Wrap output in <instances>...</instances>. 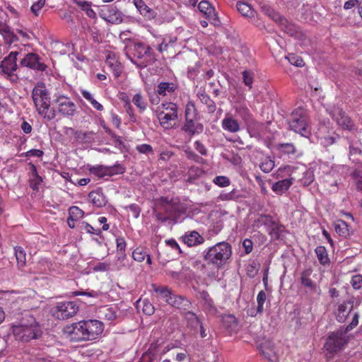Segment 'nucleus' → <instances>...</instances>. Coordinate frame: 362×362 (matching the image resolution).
Listing matches in <instances>:
<instances>
[{
    "label": "nucleus",
    "instance_id": "1",
    "mask_svg": "<svg viewBox=\"0 0 362 362\" xmlns=\"http://www.w3.org/2000/svg\"><path fill=\"white\" fill-rule=\"evenodd\" d=\"M11 330L16 341L28 343L41 337L42 330L39 322L29 313H25L11 325Z\"/></svg>",
    "mask_w": 362,
    "mask_h": 362
},
{
    "label": "nucleus",
    "instance_id": "2",
    "mask_svg": "<svg viewBox=\"0 0 362 362\" xmlns=\"http://www.w3.org/2000/svg\"><path fill=\"white\" fill-rule=\"evenodd\" d=\"M104 329V325L98 320H81L64 327V332L71 341L94 340L99 337Z\"/></svg>",
    "mask_w": 362,
    "mask_h": 362
},
{
    "label": "nucleus",
    "instance_id": "3",
    "mask_svg": "<svg viewBox=\"0 0 362 362\" xmlns=\"http://www.w3.org/2000/svg\"><path fill=\"white\" fill-rule=\"evenodd\" d=\"M156 218L163 223L168 220L175 221L186 212L185 204L177 197H160L156 201Z\"/></svg>",
    "mask_w": 362,
    "mask_h": 362
},
{
    "label": "nucleus",
    "instance_id": "4",
    "mask_svg": "<svg viewBox=\"0 0 362 362\" xmlns=\"http://www.w3.org/2000/svg\"><path fill=\"white\" fill-rule=\"evenodd\" d=\"M32 98L36 110L40 116L48 121L54 119L55 111L50 109L49 93L44 83H38L33 88Z\"/></svg>",
    "mask_w": 362,
    "mask_h": 362
},
{
    "label": "nucleus",
    "instance_id": "5",
    "mask_svg": "<svg viewBox=\"0 0 362 362\" xmlns=\"http://www.w3.org/2000/svg\"><path fill=\"white\" fill-rule=\"evenodd\" d=\"M349 340V337L342 328L329 332L323 344L326 360L332 359L338 353L343 351Z\"/></svg>",
    "mask_w": 362,
    "mask_h": 362
},
{
    "label": "nucleus",
    "instance_id": "6",
    "mask_svg": "<svg viewBox=\"0 0 362 362\" xmlns=\"http://www.w3.org/2000/svg\"><path fill=\"white\" fill-rule=\"evenodd\" d=\"M232 255V247L226 242H220L209 247L204 255V259L208 264H212L217 269L223 267Z\"/></svg>",
    "mask_w": 362,
    "mask_h": 362
},
{
    "label": "nucleus",
    "instance_id": "7",
    "mask_svg": "<svg viewBox=\"0 0 362 362\" xmlns=\"http://www.w3.org/2000/svg\"><path fill=\"white\" fill-rule=\"evenodd\" d=\"M129 50H131V54L127 51V57L139 68H144L147 66V62L143 60L145 57L151 58L153 56L151 47L142 42L135 43Z\"/></svg>",
    "mask_w": 362,
    "mask_h": 362
},
{
    "label": "nucleus",
    "instance_id": "8",
    "mask_svg": "<svg viewBox=\"0 0 362 362\" xmlns=\"http://www.w3.org/2000/svg\"><path fill=\"white\" fill-rule=\"evenodd\" d=\"M291 129L303 136L310 134L309 118L306 111L302 108L296 109L291 115L289 122Z\"/></svg>",
    "mask_w": 362,
    "mask_h": 362
},
{
    "label": "nucleus",
    "instance_id": "9",
    "mask_svg": "<svg viewBox=\"0 0 362 362\" xmlns=\"http://www.w3.org/2000/svg\"><path fill=\"white\" fill-rule=\"evenodd\" d=\"M54 103L58 113L64 117H72L77 112V106L71 98L57 93L54 95Z\"/></svg>",
    "mask_w": 362,
    "mask_h": 362
},
{
    "label": "nucleus",
    "instance_id": "10",
    "mask_svg": "<svg viewBox=\"0 0 362 362\" xmlns=\"http://www.w3.org/2000/svg\"><path fill=\"white\" fill-rule=\"evenodd\" d=\"M18 52H11L1 62L0 69L5 75V78L11 83H18L19 77L15 71L18 69L17 56Z\"/></svg>",
    "mask_w": 362,
    "mask_h": 362
},
{
    "label": "nucleus",
    "instance_id": "11",
    "mask_svg": "<svg viewBox=\"0 0 362 362\" xmlns=\"http://www.w3.org/2000/svg\"><path fill=\"white\" fill-rule=\"evenodd\" d=\"M160 109L170 110L169 112L159 111L157 118L161 127L166 129H170L175 125L177 119V106L173 103H165L161 105Z\"/></svg>",
    "mask_w": 362,
    "mask_h": 362
},
{
    "label": "nucleus",
    "instance_id": "12",
    "mask_svg": "<svg viewBox=\"0 0 362 362\" xmlns=\"http://www.w3.org/2000/svg\"><path fill=\"white\" fill-rule=\"evenodd\" d=\"M20 63L22 66L27 67L37 72H44L47 74L49 71L48 66L42 62L40 55L35 52L26 54L24 57L21 59Z\"/></svg>",
    "mask_w": 362,
    "mask_h": 362
},
{
    "label": "nucleus",
    "instance_id": "13",
    "mask_svg": "<svg viewBox=\"0 0 362 362\" xmlns=\"http://www.w3.org/2000/svg\"><path fill=\"white\" fill-rule=\"evenodd\" d=\"M78 310L77 305L73 301L60 302L53 308L52 315L59 320H66L75 315Z\"/></svg>",
    "mask_w": 362,
    "mask_h": 362
},
{
    "label": "nucleus",
    "instance_id": "14",
    "mask_svg": "<svg viewBox=\"0 0 362 362\" xmlns=\"http://www.w3.org/2000/svg\"><path fill=\"white\" fill-rule=\"evenodd\" d=\"M331 115L332 118L342 129L349 131L354 129V123L341 107L339 106L334 107L332 110Z\"/></svg>",
    "mask_w": 362,
    "mask_h": 362
},
{
    "label": "nucleus",
    "instance_id": "15",
    "mask_svg": "<svg viewBox=\"0 0 362 362\" xmlns=\"http://www.w3.org/2000/svg\"><path fill=\"white\" fill-rule=\"evenodd\" d=\"M100 16L112 24H119L123 21L122 13L114 5L107 6L103 8Z\"/></svg>",
    "mask_w": 362,
    "mask_h": 362
},
{
    "label": "nucleus",
    "instance_id": "16",
    "mask_svg": "<svg viewBox=\"0 0 362 362\" xmlns=\"http://www.w3.org/2000/svg\"><path fill=\"white\" fill-rule=\"evenodd\" d=\"M198 8L200 12L203 13L206 16L207 20L214 25H216L220 22L215 8L208 1H201L199 3Z\"/></svg>",
    "mask_w": 362,
    "mask_h": 362
},
{
    "label": "nucleus",
    "instance_id": "17",
    "mask_svg": "<svg viewBox=\"0 0 362 362\" xmlns=\"http://www.w3.org/2000/svg\"><path fill=\"white\" fill-rule=\"evenodd\" d=\"M134 5L137 11L146 21H153L157 18V13L146 5L144 0H133Z\"/></svg>",
    "mask_w": 362,
    "mask_h": 362
},
{
    "label": "nucleus",
    "instance_id": "18",
    "mask_svg": "<svg viewBox=\"0 0 362 362\" xmlns=\"http://www.w3.org/2000/svg\"><path fill=\"white\" fill-rule=\"evenodd\" d=\"M197 118L185 119L182 130L189 136L201 134L204 130V126L196 121Z\"/></svg>",
    "mask_w": 362,
    "mask_h": 362
},
{
    "label": "nucleus",
    "instance_id": "19",
    "mask_svg": "<svg viewBox=\"0 0 362 362\" xmlns=\"http://www.w3.org/2000/svg\"><path fill=\"white\" fill-rule=\"evenodd\" d=\"M30 174H29V186L35 192H38L40 186L42 183V177L39 175L36 166L32 163H29Z\"/></svg>",
    "mask_w": 362,
    "mask_h": 362
},
{
    "label": "nucleus",
    "instance_id": "20",
    "mask_svg": "<svg viewBox=\"0 0 362 362\" xmlns=\"http://www.w3.org/2000/svg\"><path fill=\"white\" fill-rule=\"evenodd\" d=\"M168 304L180 310H182L185 312L188 311L192 306V303L189 300L184 296L175 294L173 295L170 300L168 299Z\"/></svg>",
    "mask_w": 362,
    "mask_h": 362
},
{
    "label": "nucleus",
    "instance_id": "21",
    "mask_svg": "<svg viewBox=\"0 0 362 362\" xmlns=\"http://www.w3.org/2000/svg\"><path fill=\"white\" fill-rule=\"evenodd\" d=\"M183 316L187 328L194 334L198 333L199 325L202 323L199 317L194 313L189 310L185 312Z\"/></svg>",
    "mask_w": 362,
    "mask_h": 362
},
{
    "label": "nucleus",
    "instance_id": "22",
    "mask_svg": "<svg viewBox=\"0 0 362 362\" xmlns=\"http://www.w3.org/2000/svg\"><path fill=\"white\" fill-rule=\"evenodd\" d=\"M221 127L225 131L230 133H237L240 130V126L238 120L228 113L222 119Z\"/></svg>",
    "mask_w": 362,
    "mask_h": 362
},
{
    "label": "nucleus",
    "instance_id": "23",
    "mask_svg": "<svg viewBox=\"0 0 362 362\" xmlns=\"http://www.w3.org/2000/svg\"><path fill=\"white\" fill-rule=\"evenodd\" d=\"M106 63L111 69L115 78H118L123 70L122 64L116 59L112 52H110L106 57Z\"/></svg>",
    "mask_w": 362,
    "mask_h": 362
},
{
    "label": "nucleus",
    "instance_id": "24",
    "mask_svg": "<svg viewBox=\"0 0 362 362\" xmlns=\"http://www.w3.org/2000/svg\"><path fill=\"white\" fill-rule=\"evenodd\" d=\"M116 245H117V252L118 256V261H120L122 263V266H119L118 268L121 269L122 267H128L124 262L127 261V257L125 255V248H126V241L124 238L118 237L116 239Z\"/></svg>",
    "mask_w": 362,
    "mask_h": 362
},
{
    "label": "nucleus",
    "instance_id": "25",
    "mask_svg": "<svg viewBox=\"0 0 362 362\" xmlns=\"http://www.w3.org/2000/svg\"><path fill=\"white\" fill-rule=\"evenodd\" d=\"M183 241L189 247H194L202 244L204 238L197 231H192L183 236Z\"/></svg>",
    "mask_w": 362,
    "mask_h": 362
},
{
    "label": "nucleus",
    "instance_id": "26",
    "mask_svg": "<svg viewBox=\"0 0 362 362\" xmlns=\"http://www.w3.org/2000/svg\"><path fill=\"white\" fill-rule=\"evenodd\" d=\"M201 298L204 301V309L206 313L211 315H215L216 313L217 309L214 304L213 299L211 298L209 293L206 291H203L201 293Z\"/></svg>",
    "mask_w": 362,
    "mask_h": 362
},
{
    "label": "nucleus",
    "instance_id": "27",
    "mask_svg": "<svg viewBox=\"0 0 362 362\" xmlns=\"http://www.w3.org/2000/svg\"><path fill=\"white\" fill-rule=\"evenodd\" d=\"M293 183V178L284 179L274 182L272 186V189L276 194H282L285 191L288 190Z\"/></svg>",
    "mask_w": 362,
    "mask_h": 362
},
{
    "label": "nucleus",
    "instance_id": "28",
    "mask_svg": "<svg viewBox=\"0 0 362 362\" xmlns=\"http://www.w3.org/2000/svg\"><path fill=\"white\" fill-rule=\"evenodd\" d=\"M89 174L98 179L107 177V165H95L88 166Z\"/></svg>",
    "mask_w": 362,
    "mask_h": 362
},
{
    "label": "nucleus",
    "instance_id": "29",
    "mask_svg": "<svg viewBox=\"0 0 362 362\" xmlns=\"http://www.w3.org/2000/svg\"><path fill=\"white\" fill-rule=\"evenodd\" d=\"M197 96L201 103L206 105L209 113H214L216 111V106L215 103L204 90H200L197 93Z\"/></svg>",
    "mask_w": 362,
    "mask_h": 362
},
{
    "label": "nucleus",
    "instance_id": "30",
    "mask_svg": "<svg viewBox=\"0 0 362 362\" xmlns=\"http://www.w3.org/2000/svg\"><path fill=\"white\" fill-rule=\"evenodd\" d=\"M313 273V270L309 268L304 269L300 274V284L305 288L310 290H313L315 288V284L311 279L310 276Z\"/></svg>",
    "mask_w": 362,
    "mask_h": 362
},
{
    "label": "nucleus",
    "instance_id": "31",
    "mask_svg": "<svg viewBox=\"0 0 362 362\" xmlns=\"http://www.w3.org/2000/svg\"><path fill=\"white\" fill-rule=\"evenodd\" d=\"M151 286L153 291L156 293L160 298H163L168 303V299L170 300L173 295L172 290L168 286H158L154 284H152Z\"/></svg>",
    "mask_w": 362,
    "mask_h": 362
},
{
    "label": "nucleus",
    "instance_id": "32",
    "mask_svg": "<svg viewBox=\"0 0 362 362\" xmlns=\"http://www.w3.org/2000/svg\"><path fill=\"white\" fill-rule=\"evenodd\" d=\"M177 89V86L174 83L160 82L157 87V93L161 96H165L171 94Z\"/></svg>",
    "mask_w": 362,
    "mask_h": 362
},
{
    "label": "nucleus",
    "instance_id": "33",
    "mask_svg": "<svg viewBox=\"0 0 362 362\" xmlns=\"http://www.w3.org/2000/svg\"><path fill=\"white\" fill-rule=\"evenodd\" d=\"M14 255L16 259L17 267L19 269H23L26 265V252L21 246L14 247Z\"/></svg>",
    "mask_w": 362,
    "mask_h": 362
},
{
    "label": "nucleus",
    "instance_id": "34",
    "mask_svg": "<svg viewBox=\"0 0 362 362\" xmlns=\"http://www.w3.org/2000/svg\"><path fill=\"white\" fill-rule=\"evenodd\" d=\"M89 201L97 207H103L105 205V199L103 194L99 191H92L88 194Z\"/></svg>",
    "mask_w": 362,
    "mask_h": 362
},
{
    "label": "nucleus",
    "instance_id": "35",
    "mask_svg": "<svg viewBox=\"0 0 362 362\" xmlns=\"http://www.w3.org/2000/svg\"><path fill=\"white\" fill-rule=\"evenodd\" d=\"M238 12L243 16L252 18L255 16V11L250 4L245 1H238L236 4Z\"/></svg>",
    "mask_w": 362,
    "mask_h": 362
},
{
    "label": "nucleus",
    "instance_id": "36",
    "mask_svg": "<svg viewBox=\"0 0 362 362\" xmlns=\"http://www.w3.org/2000/svg\"><path fill=\"white\" fill-rule=\"evenodd\" d=\"M353 306L351 305L350 308L345 303L339 304L337 310V320L339 322H343L345 321L350 312L351 311Z\"/></svg>",
    "mask_w": 362,
    "mask_h": 362
},
{
    "label": "nucleus",
    "instance_id": "37",
    "mask_svg": "<svg viewBox=\"0 0 362 362\" xmlns=\"http://www.w3.org/2000/svg\"><path fill=\"white\" fill-rule=\"evenodd\" d=\"M319 262L322 265H327L330 262V259L327 251L324 246H317L315 250Z\"/></svg>",
    "mask_w": 362,
    "mask_h": 362
},
{
    "label": "nucleus",
    "instance_id": "38",
    "mask_svg": "<svg viewBox=\"0 0 362 362\" xmlns=\"http://www.w3.org/2000/svg\"><path fill=\"white\" fill-rule=\"evenodd\" d=\"M334 229L340 236L346 238L349 235V226L343 220H337L334 223Z\"/></svg>",
    "mask_w": 362,
    "mask_h": 362
},
{
    "label": "nucleus",
    "instance_id": "39",
    "mask_svg": "<svg viewBox=\"0 0 362 362\" xmlns=\"http://www.w3.org/2000/svg\"><path fill=\"white\" fill-rule=\"evenodd\" d=\"M74 4L78 5L81 8L86 12V15L91 18H95L96 13L94 10L91 8V4L86 1L83 0H74Z\"/></svg>",
    "mask_w": 362,
    "mask_h": 362
},
{
    "label": "nucleus",
    "instance_id": "40",
    "mask_svg": "<svg viewBox=\"0 0 362 362\" xmlns=\"http://www.w3.org/2000/svg\"><path fill=\"white\" fill-rule=\"evenodd\" d=\"M81 93L82 96L87 101H88L95 109H96L98 111H103L104 110L103 105H101L100 103H98L97 100H95L93 98L92 94L89 91H88L86 90H81Z\"/></svg>",
    "mask_w": 362,
    "mask_h": 362
},
{
    "label": "nucleus",
    "instance_id": "41",
    "mask_svg": "<svg viewBox=\"0 0 362 362\" xmlns=\"http://www.w3.org/2000/svg\"><path fill=\"white\" fill-rule=\"evenodd\" d=\"M197 115L198 111L194 103L192 100H189L185 106V119L197 118Z\"/></svg>",
    "mask_w": 362,
    "mask_h": 362
},
{
    "label": "nucleus",
    "instance_id": "42",
    "mask_svg": "<svg viewBox=\"0 0 362 362\" xmlns=\"http://www.w3.org/2000/svg\"><path fill=\"white\" fill-rule=\"evenodd\" d=\"M125 167L118 163H116L113 165H107V177L122 175L125 173Z\"/></svg>",
    "mask_w": 362,
    "mask_h": 362
},
{
    "label": "nucleus",
    "instance_id": "43",
    "mask_svg": "<svg viewBox=\"0 0 362 362\" xmlns=\"http://www.w3.org/2000/svg\"><path fill=\"white\" fill-rule=\"evenodd\" d=\"M351 177L354 182L356 189L362 193V169H354Z\"/></svg>",
    "mask_w": 362,
    "mask_h": 362
},
{
    "label": "nucleus",
    "instance_id": "44",
    "mask_svg": "<svg viewBox=\"0 0 362 362\" xmlns=\"http://www.w3.org/2000/svg\"><path fill=\"white\" fill-rule=\"evenodd\" d=\"M280 25L281 29L284 30L285 33L290 35H293L296 33V26L292 23H290L287 21V19L279 17Z\"/></svg>",
    "mask_w": 362,
    "mask_h": 362
},
{
    "label": "nucleus",
    "instance_id": "45",
    "mask_svg": "<svg viewBox=\"0 0 362 362\" xmlns=\"http://www.w3.org/2000/svg\"><path fill=\"white\" fill-rule=\"evenodd\" d=\"M235 112L245 122H248L252 119V114L245 105H240L236 106Z\"/></svg>",
    "mask_w": 362,
    "mask_h": 362
},
{
    "label": "nucleus",
    "instance_id": "46",
    "mask_svg": "<svg viewBox=\"0 0 362 362\" xmlns=\"http://www.w3.org/2000/svg\"><path fill=\"white\" fill-rule=\"evenodd\" d=\"M132 103L139 109L140 112H144L147 107V103L141 93L134 95Z\"/></svg>",
    "mask_w": 362,
    "mask_h": 362
},
{
    "label": "nucleus",
    "instance_id": "47",
    "mask_svg": "<svg viewBox=\"0 0 362 362\" xmlns=\"http://www.w3.org/2000/svg\"><path fill=\"white\" fill-rule=\"evenodd\" d=\"M274 168V160L270 157H266L264 158L260 164L259 168L265 173H270Z\"/></svg>",
    "mask_w": 362,
    "mask_h": 362
},
{
    "label": "nucleus",
    "instance_id": "48",
    "mask_svg": "<svg viewBox=\"0 0 362 362\" xmlns=\"http://www.w3.org/2000/svg\"><path fill=\"white\" fill-rule=\"evenodd\" d=\"M177 41L176 37L166 36L158 45V49L160 52L167 51L170 45H173Z\"/></svg>",
    "mask_w": 362,
    "mask_h": 362
},
{
    "label": "nucleus",
    "instance_id": "49",
    "mask_svg": "<svg viewBox=\"0 0 362 362\" xmlns=\"http://www.w3.org/2000/svg\"><path fill=\"white\" fill-rule=\"evenodd\" d=\"M95 133L90 132H76V138L82 142H90L94 139L93 135Z\"/></svg>",
    "mask_w": 362,
    "mask_h": 362
},
{
    "label": "nucleus",
    "instance_id": "50",
    "mask_svg": "<svg viewBox=\"0 0 362 362\" xmlns=\"http://www.w3.org/2000/svg\"><path fill=\"white\" fill-rule=\"evenodd\" d=\"M267 296L264 291H260L257 296V312L259 314L262 313L264 311V304L266 301Z\"/></svg>",
    "mask_w": 362,
    "mask_h": 362
},
{
    "label": "nucleus",
    "instance_id": "51",
    "mask_svg": "<svg viewBox=\"0 0 362 362\" xmlns=\"http://www.w3.org/2000/svg\"><path fill=\"white\" fill-rule=\"evenodd\" d=\"M141 303L142 304V311L144 314H146L147 315H151L154 313V311H155L154 307L150 303L149 300L145 299L142 301L141 300L137 301L138 304H139Z\"/></svg>",
    "mask_w": 362,
    "mask_h": 362
},
{
    "label": "nucleus",
    "instance_id": "52",
    "mask_svg": "<svg viewBox=\"0 0 362 362\" xmlns=\"http://www.w3.org/2000/svg\"><path fill=\"white\" fill-rule=\"evenodd\" d=\"M286 58L291 64L297 67H302L304 66V62L303 59L296 54H288Z\"/></svg>",
    "mask_w": 362,
    "mask_h": 362
},
{
    "label": "nucleus",
    "instance_id": "53",
    "mask_svg": "<svg viewBox=\"0 0 362 362\" xmlns=\"http://www.w3.org/2000/svg\"><path fill=\"white\" fill-rule=\"evenodd\" d=\"M278 149L284 154H293L296 153V148L293 144L290 143L280 144L278 145Z\"/></svg>",
    "mask_w": 362,
    "mask_h": 362
},
{
    "label": "nucleus",
    "instance_id": "54",
    "mask_svg": "<svg viewBox=\"0 0 362 362\" xmlns=\"http://www.w3.org/2000/svg\"><path fill=\"white\" fill-rule=\"evenodd\" d=\"M213 182L221 187H228L230 184V179L223 175H218L214 178Z\"/></svg>",
    "mask_w": 362,
    "mask_h": 362
},
{
    "label": "nucleus",
    "instance_id": "55",
    "mask_svg": "<svg viewBox=\"0 0 362 362\" xmlns=\"http://www.w3.org/2000/svg\"><path fill=\"white\" fill-rule=\"evenodd\" d=\"M243 79L245 85L248 86L250 89L252 88L254 81V73L251 71L245 70L243 72Z\"/></svg>",
    "mask_w": 362,
    "mask_h": 362
},
{
    "label": "nucleus",
    "instance_id": "56",
    "mask_svg": "<svg viewBox=\"0 0 362 362\" xmlns=\"http://www.w3.org/2000/svg\"><path fill=\"white\" fill-rule=\"evenodd\" d=\"M146 256V252L141 247H136L132 252V257L135 261L139 262H143Z\"/></svg>",
    "mask_w": 362,
    "mask_h": 362
},
{
    "label": "nucleus",
    "instance_id": "57",
    "mask_svg": "<svg viewBox=\"0 0 362 362\" xmlns=\"http://www.w3.org/2000/svg\"><path fill=\"white\" fill-rule=\"evenodd\" d=\"M84 215V212L78 206H71L69 209V216L74 219L79 220Z\"/></svg>",
    "mask_w": 362,
    "mask_h": 362
},
{
    "label": "nucleus",
    "instance_id": "58",
    "mask_svg": "<svg viewBox=\"0 0 362 362\" xmlns=\"http://www.w3.org/2000/svg\"><path fill=\"white\" fill-rule=\"evenodd\" d=\"M185 155L188 160H192L197 163H202L204 159L196 154L190 148H187L185 150Z\"/></svg>",
    "mask_w": 362,
    "mask_h": 362
},
{
    "label": "nucleus",
    "instance_id": "59",
    "mask_svg": "<svg viewBox=\"0 0 362 362\" xmlns=\"http://www.w3.org/2000/svg\"><path fill=\"white\" fill-rule=\"evenodd\" d=\"M259 349L261 350L262 355L269 361H274L275 354L272 349H270L269 347L265 348L264 346L261 345L259 346Z\"/></svg>",
    "mask_w": 362,
    "mask_h": 362
},
{
    "label": "nucleus",
    "instance_id": "60",
    "mask_svg": "<svg viewBox=\"0 0 362 362\" xmlns=\"http://www.w3.org/2000/svg\"><path fill=\"white\" fill-rule=\"evenodd\" d=\"M136 150L140 153H144L146 155L152 154L153 153L152 146L150 144H147L137 145L136 146Z\"/></svg>",
    "mask_w": 362,
    "mask_h": 362
},
{
    "label": "nucleus",
    "instance_id": "61",
    "mask_svg": "<svg viewBox=\"0 0 362 362\" xmlns=\"http://www.w3.org/2000/svg\"><path fill=\"white\" fill-rule=\"evenodd\" d=\"M282 225L276 224L274 222H273L272 228L269 233L272 238L279 239L280 237V232L282 230Z\"/></svg>",
    "mask_w": 362,
    "mask_h": 362
},
{
    "label": "nucleus",
    "instance_id": "62",
    "mask_svg": "<svg viewBox=\"0 0 362 362\" xmlns=\"http://www.w3.org/2000/svg\"><path fill=\"white\" fill-rule=\"evenodd\" d=\"M100 313H102L105 317L108 320H112L116 317V313L112 308L107 306L103 307L100 310Z\"/></svg>",
    "mask_w": 362,
    "mask_h": 362
},
{
    "label": "nucleus",
    "instance_id": "63",
    "mask_svg": "<svg viewBox=\"0 0 362 362\" xmlns=\"http://www.w3.org/2000/svg\"><path fill=\"white\" fill-rule=\"evenodd\" d=\"M124 209L132 212L134 218H137L141 213V208L136 204H132L124 206Z\"/></svg>",
    "mask_w": 362,
    "mask_h": 362
},
{
    "label": "nucleus",
    "instance_id": "64",
    "mask_svg": "<svg viewBox=\"0 0 362 362\" xmlns=\"http://www.w3.org/2000/svg\"><path fill=\"white\" fill-rule=\"evenodd\" d=\"M351 284L354 289H360L362 288V275L356 274L352 276Z\"/></svg>",
    "mask_w": 362,
    "mask_h": 362
}]
</instances>
